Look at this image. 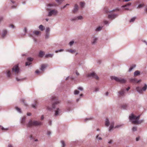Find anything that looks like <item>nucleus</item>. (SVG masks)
<instances>
[{
	"mask_svg": "<svg viewBox=\"0 0 147 147\" xmlns=\"http://www.w3.org/2000/svg\"><path fill=\"white\" fill-rule=\"evenodd\" d=\"M140 115L136 116L134 115L133 114H132L130 116H129V119L130 120H131L133 119L135 120L132 121V123L134 124H139L141 123L144 121L143 120L138 121V120L140 119Z\"/></svg>",
	"mask_w": 147,
	"mask_h": 147,
	"instance_id": "obj_1",
	"label": "nucleus"
},
{
	"mask_svg": "<svg viewBox=\"0 0 147 147\" xmlns=\"http://www.w3.org/2000/svg\"><path fill=\"white\" fill-rule=\"evenodd\" d=\"M52 102L53 103L52 105V108L47 107V109L49 110H51L53 108H55V106L56 105L59 104L60 103V101L58 100L57 97L55 96H53L52 98Z\"/></svg>",
	"mask_w": 147,
	"mask_h": 147,
	"instance_id": "obj_2",
	"label": "nucleus"
},
{
	"mask_svg": "<svg viewBox=\"0 0 147 147\" xmlns=\"http://www.w3.org/2000/svg\"><path fill=\"white\" fill-rule=\"evenodd\" d=\"M42 125V123L40 121L30 120L27 125L28 127H31L33 126H38Z\"/></svg>",
	"mask_w": 147,
	"mask_h": 147,
	"instance_id": "obj_3",
	"label": "nucleus"
},
{
	"mask_svg": "<svg viewBox=\"0 0 147 147\" xmlns=\"http://www.w3.org/2000/svg\"><path fill=\"white\" fill-rule=\"evenodd\" d=\"M112 80L114 79L116 81L119 82L121 83H125L126 82V80L121 78H118L115 77H112L111 78Z\"/></svg>",
	"mask_w": 147,
	"mask_h": 147,
	"instance_id": "obj_4",
	"label": "nucleus"
},
{
	"mask_svg": "<svg viewBox=\"0 0 147 147\" xmlns=\"http://www.w3.org/2000/svg\"><path fill=\"white\" fill-rule=\"evenodd\" d=\"M147 85L145 84L144 86L142 88L140 87H137L136 88V89L137 91L140 93H142V90L145 91L147 89Z\"/></svg>",
	"mask_w": 147,
	"mask_h": 147,
	"instance_id": "obj_5",
	"label": "nucleus"
},
{
	"mask_svg": "<svg viewBox=\"0 0 147 147\" xmlns=\"http://www.w3.org/2000/svg\"><path fill=\"white\" fill-rule=\"evenodd\" d=\"M58 13L57 11L55 9L52 10L50 11L48 15L49 16H55Z\"/></svg>",
	"mask_w": 147,
	"mask_h": 147,
	"instance_id": "obj_6",
	"label": "nucleus"
},
{
	"mask_svg": "<svg viewBox=\"0 0 147 147\" xmlns=\"http://www.w3.org/2000/svg\"><path fill=\"white\" fill-rule=\"evenodd\" d=\"M12 71L15 73L16 74L18 73L19 72V68L18 65H17L14 66L12 68Z\"/></svg>",
	"mask_w": 147,
	"mask_h": 147,
	"instance_id": "obj_7",
	"label": "nucleus"
},
{
	"mask_svg": "<svg viewBox=\"0 0 147 147\" xmlns=\"http://www.w3.org/2000/svg\"><path fill=\"white\" fill-rule=\"evenodd\" d=\"M88 77H92L96 80H98V77L97 76L94 72L88 74Z\"/></svg>",
	"mask_w": 147,
	"mask_h": 147,
	"instance_id": "obj_8",
	"label": "nucleus"
},
{
	"mask_svg": "<svg viewBox=\"0 0 147 147\" xmlns=\"http://www.w3.org/2000/svg\"><path fill=\"white\" fill-rule=\"evenodd\" d=\"M33 59L31 57L28 58L27 59V61L26 63V65H29L31 63V62L33 61Z\"/></svg>",
	"mask_w": 147,
	"mask_h": 147,
	"instance_id": "obj_9",
	"label": "nucleus"
},
{
	"mask_svg": "<svg viewBox=\"0 0 147 147\" xmlns=\"http://www.w3.org/2000/svg\"><path fill=\"white\" fill-rule=\"evenodd\" d=\"M117 14L113 13H111L108 16V18L111 19H113L117 17Z\"/></svg>",
	"mask_w": 147,
	"mask_h": 147,
	"instance_id": "obj_10",
	"label": "nucleus"
},
{
	"mask_svg": "<svg viewBox=\"0 0 147 147\" xmlns=\"http://www.w3.org/2000/svg\"><path fill=\"white\" fill-rule=\"evenodd\" d=\"M61 112V110L59 108H57L56 110L55 111V115L57 116L59 115L60 113Z\"/></svg>",
	"mask_w": 147,
	"mask_h": 147,
	"instance_id": "obj_11",
	"label": "nucleus"
},
{
	"mask_svg": "<svg viewBox=\"0 0 147 147\" xmlns=\"http://www.w3.org/2000/svg\"><path fill=\"white\" fill-rule=\"evenodd\" d=\"M141 81V80H139L138 81H137V79L135 78L131 79L130 80V81L131 82L134 83H138L140 82Z\"/></svg>",
	"mask_w": 147,
	"mask_h": 147,
	"instance_id": "obj_12",
	"label": "nucleus"
},
{
	"mask_svg": "<svg viewBox=\"0 0 147 147\" xmlns=\"http://www.w3.org/2000/svg\"><path fill=\"white\" fill-rule=\"evenodd\" d=\"M119 10L118 9H116L115 10H113L112 11H109L107 8H105L104 11H105L106 13H111L115 11H118Z\"/></svg>",
	"mask_w": 147,
	"mask_h": 147,
	"instance_id": "obj_13",
	"label": "nucleus"
},
{
	"mask_svg": "<svg viewBox=\"0 0 147 147\" xmlns=\"http://www.w3.org/2000/svg\"><path fill=\"white\" fill-rule=\"evenodd\" d=\"M7 33V31L6 30H3L2 31V37L3 38H4Z\"/></svg>",
	"mask_w": 147,
	"mask_h": 147,
	"instance_id": "obj_14",
	"label": "nucleus"
},
{
	"mask_svg": "<svg viewBox=\"0 0 147 147\" xmlns=\"http://www.w3.org/2000/svg\"><path fill=\"white\" fill-rule=\"evenodd\" d=\"M47 65L45 64H43L41 65L40 70L42 71H43L44 69L47 67Z\"/></svg>",
	"mask_w": 147,
	"mask_h": 147,
	"instance_id": "obj_15",
	"label": "nucleus"
},
{
	"mask_svg": "<svg viewBox=\"0 0 147 147\" xmlns=\"http://www.w3.org/2000/svg\"><path fill=\"white\" fill-rule=\"evenodd\" d=\"M78 5L77 4H75L74 6V9L73 11V12L74 13L76 12L78 10Z\"/></svg>",
	"mask_w": 147,
	"mask_h": 147,
	"instance_id": "obj_16",
	"label": "nucleus"
},
{
	"mask_svg": "<svg viewBox=\"0 0 147 147\" xmlns=\"http://www.w3.org/2000/svg\"><path fill=\"white\" fill-rule=\"evenodd\" d=\"M45 53L42 51H40L39 54V56L40 57H42L45 55Z\"/></svg>",
	"mask_w": 147,
	"mask_h": 147,
	"instance_id": "obj_17",
	"label": "nucleus"
},
{
	"mask_svg": "<svg viewBox=\"0 0 147 147\" xmlns=\"http://www.w3.org/2000/svg\"><path fill=\"white\" fill-rule=\"evenodd\" d=\"M57 5L55 3H49L47 4V6H49L50 7H51L53 6H56Z\"/></svg>",
	"mask_w": 147,
	"mask_h": 147,
	"instance_id": "obj_18",
	"label": "nucleus"
},
{
	"mask_svg": "<svg viewBox=\"0 0 147 147\" xmlns=\"http://www.w3.org/2000/svg\"><path fill=\"white\" fill-rule=\"evenodd\" d=\"M140 74V72L139 71H136L134 73V76H135L139 75Z\"/></svg>",
	"mask_w": 147,
	"mask_h": 147,
	"instance_id": "obj_19",
	"label": "nucleus"
},
{
	"mask_svg": "<svg viewBox=\"0 0 147 147\" xmlns=\"http://www.w3.org/2000/svg\"><path fill=\"white\" fill-rule=\"evenodd\" d=\"M125 93L124 90L122 89L119 92V96H122Z\"/></svg>",
	"mask_w": 147,
	"mask_h": 147,
	"instance_id": "obj_20",
	"label": "nucleus"
},
{
	"mask_svg": "<svg viewBox=\"0 0 147 147\" xmlns=\"http://www.w3.org/2000/svg\"><path fill=\"white\" fill-rule=\"evenodd\" d=\"M97 40L98 39L97 38L93 37V41L92 42V43L93 44H95L96 42V41H97Z\"/></svg>",
	"mask_w": 147,
	"mask_h": 147,
	"instance_id": "obj_21",
	"label": "nucleus"
},
{
	"mask_svg": "<svg viewBox=\"0 0 147 147\" xmlns=\"http://www.w3.org/2000/svg\"><path fill=\"white\" fill-rule=\"evenodd\" d=\"M83 17L81 16H78L77 18H75L74 19H73L72 20H81L82 19Z\"/></svg>",
	"mask_w": 147,
	"mask_h": 147,
	"instance_id": "obj_22",
	"label": "nucleus"
},
{
	"mask_svg": "<svg viewBox=\"0 0 147 147\" xmlns=\"http://www.w3.org/2000/svg\"><path fill=\"white\" fill-rule=\"evenodd\" d=\"M109 121L108 119H106L105 122V125L106 126H108L109 125Z\"/></svg>",
	"mask_w": 147,
	"mask_h": 147,
	"instance_id": "obj_23",
	"label": "nucleus"
},
{
	"mask_svg": "<svg viewBox=\"0 0 147 147\" xmlns=\"http://www.w3.org/2000/svg\"><path fill=\"white\" fill-rule=\"evenodd\" d=\"M7 75L8 77H11V73L9 70H7Z\"/></svg>",
	"mask_w": 147,
	"mask_h": 147,
	"instance_id": "obj_24",
	"label": "nucleus"
},
{
	"mask_svg": "<svg viewBox=\"0 0 147 147\" xmlns=\"http://www.w3.org/2000/svg\"><path fill=\"white\" fill-rule=\"evenodd\" d=\"M114 123L113 122L111 123L110 126L109 127V130L110 131L112 128H113Z\"/></svg>",
	"mask_w": 147,
	"mask_h": 147,
	"instance_id": "obj_25",
	"label": "nucleus"
},
{
	"mask_svg": "<svg viewBox=\"0 0 147 147\" xmlns=\"http://www.w3.org/2000/svg\"><path fill=\"white\" fill-rule=\"evenodd\" d=\"M39 28L41 31H43L44 30L45 28L42 25H41L39 26Z\"/></svg>",
	"mask_w": 147,
	"mask_h": 147,
	"instance_id": "obj_26",
	"label": "nucleus"
},
{
	"mask_svg": "<svg viewBox=\"0 0 147 147\" xmlns=\"http://www.w3.org/2000/svg\"><path fill=\"white\" fill-rule=\"evenodd\" d=\"M53 54H51L46 55L45 56V57L46 58H48L49 57H53Z\"/></svg>",
	"mask_w": 147,
	"mask_h": 147,
	"instance_id": "obj_27",
	"label": "nucleus"
},
{
	"mask_svg": "<svg viewBox=\"0 0 147 147\" xmlns=\"http://www.w3.org/2000/svg\"><path fill=\"white\" fill-rule=\"evenodd\" d=\"M102 27L99 26L96 29V31H100L102 29Z\"/></svg>",
	"mask_w": 147,
	"mask_h": 147,
	"instance_id": "obj_28",
	"label": "nucleus"
},
{
	"mask_svg": "<svg viewBox=\"0 0 147 147\" xmlns=\"http://www.w3.org/2000/svg\"><path fill=\"white\" fill-rule=\"evenodd\" d=\"M21 101L24 104V105L27 106V105L25 102V100L24 99H22L21 100Z\"/></svg>",
	"mask_w": 147,
	"mask_h": 147,
	"instance_id": "obj_29",
	"label": "nucleus"
},
{
	"mask_svg": "<svg viewBox=\"0 0 147 147\" xmlns=\"http://www.w3.org/2000/svg\"><path fill=\"white\" fill-rule=\"evenodd\" d=\"M40 32V31H35L33 32L36 35H38Z\"/></svg>",
	"mask_w": 147,
	"mask_h": 147,
	"instance_id": "obj_30",
	"label": "nucleus"
},
{
	"mask_svg": "<svg viewBox=\"0 0 147 147\" xmlns=\"http://www.w3.org/2000/svg\"><path fill=\"white\" fill-rule=\"evenodd\" d=\"M68 51L72 53H74L76 52V51L75 50H73L72 49L69 50H68Z\"/></svg>",
	"mask_w": 147,
	"mask_h": 147,
	"instance_id": "obj_31",
	"label": "nucleus"
},
{
	"mask_svg": "<svg viewBox=\"0 0 147 147\" xmlns=\"http://www.w3.org/2000/svg\"><path fill=\"white\" fill-rule=\"evenodd\" d=\"M57 2L58 3V5L60 4L63 1V0H56Z\"/></svg>",
	"mask_w": 147,
	"mask_h": 147,
	"instance_id": "obj_32",
	"label": "nucleus"
},
{
	"mask_svg": "<svg viewBox=\"0 0 147 147\" xmlns=\"http://www.w3.org/2000/svg\"><path fill=\"white\" fill-rule=\"evenodd\" d=\"M127 106V105L126 104H124L122 106V108L123 109H126Z\"/></svg>",
	"mask_w": 147,
	"mask_h": 147,
	"instance_id": "obj_33",
	"label": "nucleus"
},
{
	"mask_svg": "<svg viewBox=\"0 0 147 147\" xmlns=\"http://www.w3.org/2000/svg\"><path fill=\"white\" fill-rule=\"evenodd\" d=\"M25 117H24L22 118V120L21 121L22 123L23 124L25 123Z\"/></svg>",
	"mask_w": 147,
	"mask_h": 147,
	"instance_id": "obj_34",
	"label": "nucleus"
},
{
	"mask_svg": "<svg viewBox=\"0 0 147 147\" xmlns=\"http://www.w3.org/2000/svg\"><path fill=\"white\" fill-rule=\"evenodd\" d=\"M80 5L82 7H83L84 6L85 3L83 2H81L80 3Z\"/></svg>",
	"mask_w": 147,
	"mask_h": 147,
	"instance_id": "obj_35",
	"label": "nucleus"
},
{
	"mask_svg": "<svg viewBox=\"0 0 147 147\" xmlns=\"http://www.w3.org/2000/svg\"><path fill=\"white\" fill-rule=\"evenodd\" d=\"M16 109L18 112L20 113L21 112V109L18 107H16Z\"/></svg>",
	"mask_w": 147,
	"mask_h": 147,
	"instance_id": "obj_36",
	"label": "nucleus"
},
{
	"mask_svg": "<svg viewBox=\"0 0 147 147\" xmlns=\"http://www.w3.org/2000/svg\"><path fill=\"white\" fill-rule=\"evenodd\" d=\"M37 103V101H35V103L34 104L32 105V106L33 108H36V106Z\"/></svg>",
	"mask_w": 147,
	"mask_h": 147,
	"instance_id": "obj_37",
	"label": "nucleus"
},
{
	"mask_svg": "<svg viewBox=\"0 0 147 147\" xmlns=\"http://www.w3.org/2000/svg\"><path fill=\"white\" fill-rule=\"evenodd\" d=\"M79 93V91L77 90H75L74 91V93L75 94H78Z\"/></svg>",
	"mask_w": 147,
	"mask_h": 147,
	"instance_id": "obj_38",
	"label": "nucleus"
},
{
	"mask_svg": "<svg viewBox=\"0 0 147 147\" xmlns=\"http://www.w3.org/2000/svg\"><path fill=\"white\" fill-rule=\"evenodd\" d=\"M61 143L62 144V147H64L65 145L64 142L63 141H62Z\"/></svg>",
	"mask_w": 147,
	"mask_h": 147,
	"instance_id": "obj_39",
	"label": "nucleus"
},
{
	"mask_svg": "<svg viewBox=\"0 0 147 147\" xmlns=\"http://www.w3.org/2000/svg\"><path fill=\"white\" fill-rule=\"evenodd\" d=\"M132 130L133 131H136L137 130V127H134L132 128Z\"/></svg>",
	"mask_w": 147,
	"mask_h": 147,
	"instance_id": "obj_40",
	"label": "nucleus"
},
{
	"mask_svg": "<svg viewBox=\"0 0 147 147\" xmlns=\"http://www.w3.org/2000/svg\"><path fill=\"white\" fill-rule=\"evenodd\" d=\"M136 18H132L130 21V22H133L135 20Z\"/></svg>",
	"mask_w": 147,
	"mask_h": 147,
	"instance_id": "obj_41",
	"label": "nucleus"
},
{
	"mask_svg": "<svg viewBox=\"0 0 147 147\" xmlns=\"http://www.w3.org/2000/svg\"><path fill=\"white\" fill-rule=\"evenodd\" d=\"M143 6H144V4H140L138 5V8H140L141 7H142Z\"/></svg>",
	"mask_w": 147,
	"mask_h": 147,
	"instance_id": "obj_42",
	"label": "nucleus"
},
{
	"mask_svg": "<svg viewBox=\"0 0 147 147\" xmlns=\"http://www.w3.org/2000/svg\"><path fill=\"white\" fill-rule=\"evenodd\" d=\"M131 5V3H128L126 4V5H124L122 7H125L129 5Z\"/></svg>",
	"mask_w": 147,
	"mask_h": 147,
	"instance_id": "obj_43",
	"label": "nucleus"
},
{
	"mask_svg": "<svg viewBox=\"0 0 147 147\" xmlns=\"http://www.w3.org/2000/svg\"><path fill=\"white\" fill-rule=\"evenodd\" d=\"M96 138L97 139H98L99 140H102L101 138V137H99V135H98L96 136Z\"/></svg>",
	"mask_w": 147,
	"mask_h": 147,
	"instance_id": "obj_44",
	"label": "nucleus"
},
{
	"mask_svg": "<svg viewBox=\"0 0 147 147\" xmlns=\"http://www.w3.org/2000/svg\"><path fill=\"white\" fill-rule=\"evenodd\" d=\"M1 129L2 130H7L8 129V128H5L4 127H2Z\"/></svg>",
	"mask_w": 147,
	"mask_h": 147,
	"instance_id": "obj_45",
	"label": "nucleus"
},
{
	"mask_svg": "<svg viewBox=\"0 0 147 147\" xmlns=\"http://www.w3.org/2000/svg\"><path fill=\"white\" fill-rule=\"evenodd\" d=\"M74 41H71L69 42V44L70 46H71L74 44Z\"/></svg>",
	"mask_w": 147,
	"mask_h": 147,
	"instance_id": "obj_46",
	"label": "nucleus"
},
{
	"mask_svg": "<svg viewBox=\"0 0 147 147\" xmlns=\"http://www.w3.org/2000/svg\"><path fill=\"white\" fill-rule=\"evenodd\" d=\"M50 31V29L49 28H46V32L48 33V32H49Z\"/></svg>",
	"mask_w": 147,
	"mask_h": 147,
	"instance_id": "obj_47",
	"label": "nucleus"
},
{
	"mask_svg": "<svg viewBox=\"0 0 147 147\" xmlns=\"http://www.w3.org/2000/svg\"><path fill=\"white\" fill-rule=\"evenodd\" d=\"M122 126V125H117V126H116L115 127V128H118L121 126Z\"/></svg>",
	"mask_w": 147,
	"mask_h": 147,
	"instance_id": "obj_48",
	"label": "nucleus"
},
{
	"mask_svg": "<svg viewBox=\"0 0 147 147\" xmlns=\"http://www.w3.org/2000/svg\"><path fill=\"white\" fill-rule=\"evenodd\" d=\"M51 133V132L50 131H48L47 134L48 135H50Z\"/></svg>",
	"mask_w": 147,
	"mask_h": 147,
	"instance_id": "obj_49",
	"label": "nucleus"
},
{
	"mask_svg": "<svg viewBox=\"0 0 147 147\" xmlns=\"http://www.w3.org/2000/svg\"><path fill=\"white\" fill-rule=\"evenodd\" d=\"M63 51V50H62V49H61V50H59V51H55V52H56V53H58V52H61V51Z\"/></svg>",
	"mask_w": 147,
	"mask_h": 147,
	"instance_id": "obj_50",
	"label": "nucleus"
},
{
	"mask_svg": "<svg viewBox=\"0 0 147 147\" xmlns=\"http://www.w3.org/2000/svg\"><path fill=\"white\" fill-rule=\"evenodd\" d=\"M35 72L37 74H38L40 73V72L38 70H37Z\"/></svg>",
	"mask_w": 147,
	"mask_h": 147,
	"instance_id": "obj_51",
	"label": "nucleus"
},
{
	"mask_svg": "<svg viewBox=\"0 0 147 147\" xmlns=\"http://www.w3.org/2000/svg\"><path fill=\"white\" fill-rule=\"evenodd\" d=\"M99 90V88H95V91L96 92Z\"/></svg>",
	"mask_w": 147,
	"mask_h": 147,
	"instance_id": "obj_52",
	"label": "nucleus"
},
{
	"mask_svg": "<svg viewBox=\"0 0 147 147\" xmlns=\"http://www.w3.org/2000/svg\"><path fill=\"white\" fill-rule=\"evenodd\" d=\"M78 89L81 90H83V88L81 87H79L78 88Z\"/></svg>",
	"mask_w": 147,
	"mask_h": 147,
	"instance_id": "obj_53",
	"label": "nucleus"
},
{
	"mask_svg": "<svg viewBox=\"0 0 147 147\" xmlns=\"http://www.w3.org/2000/svg\"><path fill=\"white\" fill-rule=\"evenodd\" d=\"M10 27H11L12 28H14V26L13 24H11L10 25Z\"/></svg>",
	"mask_w": 147,
	"mask_h": 147,
	"instance_id": "obj_54",
	"label": "nucleus"
},
{
	"mask_svg": "<svg viewBox=\"0 0 147 147\" xmlns=\"http://www.w3.org/2000/svg\"><path fill=\"white\" fill-rule=\"evenodd\" d=\"M108 21H104V23L105 24H107L108 23Z\"/></svg>",
	"mask_w": 147,
	"mask_h": 147,
	"instance_id": "obj_55",
	"label": "nucleus"
},
{
	"mask_svg": "<svg viewBox=\"0 0 147 147\" xmlns=\"http://www.w3.org/2000/svg\"><path fill=\"white\" fill-rule=\"evenodd\" d=\"M133 67H131L129 69V71H131L133 69Z\"/></svg>",
	"mask_w": 147,
	"mask_h": 147,
	"instance_id": "obj_56",
	"label": "nucleus"
},
{
	"mask_svg": "<svg viewBox=\"0 0 147 147\" xmlns=\"http://www.w3.org/2000/svg\"><path fill=\"white\" fill-rule=\"evenodd\" d=\"M3 20V18L2 17H0V22L2 21Z\"/></svg>",
	"mask_w": 147,
	"mask_h": 147,
	"instance_id": "obj_57",
	"label": "nucleus"
},
{
	"mask_svg": "<svg viewBox=\"0 0 147 147\" xmlns=\"http://www.w3.org/2000/svg\"><path fill=\"white\" fill-rule=\"evenodd\" d=\"M139 138H140V137H137V138H136V141H138L139 140Z\"/></svg>",
	"mask_w": 147,
	"mask_h": 147,
	"instance_id": "obj_58",
	"label": "nucleus"
},
{
	"mask_svg": "<svg viewBox=\"0 0 147 147\" xmlns=\"http://www.w3.org/2000/svg\"><path fill=\"white\" fill-rule=\"evenodd\" d=\"M44 119V116L43 115H42L41 117V120H43Z\"/></svg>",
	"mask_w": 147,
	"mask_h": 147,
	"instance_id": "obj_59",
	"label": "nucleus"
},
{
	"mask_svg": "<svg viewBox=\"0 0 147 147\" xmlns=\"http://www.w3.org/2000/svg\"><path fill=\"white\" fill-rule=\"evenodd\" d=\"M91 119H92V118H90L89 119H85V120H86V121L87 120H91Z\"/></svg>",
	"mask_w": 147,
	"mask_h": 147,
	"instance_id": "obj_60",
	"label": "nucleus"
},
{
	"mask_svg": "<svg viewBox=\"0 0 147 147\" xmlns=\"http://www.w3.org/2000/svg\"><path fill=\"white\" fill-rule=\"evenodd\" d=\"M27 115L28 116H30L31 115V114L30 113H27Z\"/></svg>",
	"mask_w": 147,
	"mask_h": 147,
	"instance_id": "obj_61",
	"label": "nucleus"
},
{
	"mask_svg": "<svg viewBox=\"0 0 147 147\" xmlns=\"http://www.w3.org/2000/svg\"><path fill=\"white\" fill-rule=\"evenodd\" d=\"M8 147H13V146L9 144Z\"/></svg>",
	"mask_w": 147,
	"mask_h": 147,
	"instance_id": "obj_62",
	"label": "nucleus"
},
{
	"mask_svg": "<svg viewBox=\"0 0 147 147\" xmlns=\"http://www.w3.org/2000/svg\"><path fill=\"white\" fill-rule=\"evenodd\" d=\"M76 74L78 76L79 75V74L77 72H76Z\"/></svg>",
	"mask_w": 147,
	"mask_h": 147,
	"instance_id": "obj_63",
	"label": "nucleus"
},
{
	"mask_svg": "<svg viewBox=\"0 0 147 147\" xmlns=\"http://www.w3.org/2000/svg\"><path fill=\"white\" fill-rule=\"evenodd\" d=\"M130 89V87H128L127 89H126V90H127V91H128L129 89Z\"/></svg>",
	"mask_w": 147,
	"mask_h": 147,
	"instance_id": "obj_64",
	"label": "nucleus"
}]
</instances>
